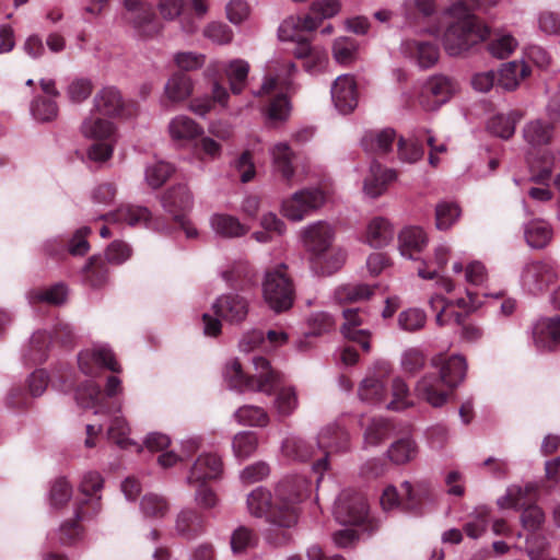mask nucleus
<instances>
[{
    "label": "nucleus",
    "mask_w": 560,
    "mask_h": 560,
    "mask_svg": "<svg viewBox=\"0 0 560 560\" xmlns=\"http://www.w3.org/2000/svg\"><path fill=\"white\" fill-rule=\"evenodd\" d=\"M311 482L303 476L281 480L272 495L269 490L257 487L246 500L247 510L255 517L267 516V521L278 528H290L298 523L299 503L307 497Z\"/></svg>",
    "instance_id": "f257e3e1"
},
{
    "label": "nucleus",
    "mask_w": 560,
    "mask_h": 560,
    "mask_svg": "<svg viewBox=\"0 0 560 560\" xmlns=\"http://www.w3.org/2000/svg\"><path fill=\"white\" fill-rule=\"evenodd\" d=\"M296 70L295 65L290 60L280 62L277 59L269 60L265 66L266 75L260 89L254 92L255 96H270V101L264 113L268 120L284 122L289 119L292 105L287 94L276 93L280 86L291 90L289 77Z\"/></svg>",
    "instance_id": "f03ea898"
},
{
    "label": "nucleus",
    "mask_w": 560,
    "mask_h": 560,
    "mask_svg": "<svg viewBox=\"0 0 560 560\" xmlns=\"http://www.w3.org/2000/svg\"><path fill=\"white\" fill-rule=\"evenodd\" d=\"M253 364L255 374L247 376L238 359H229L222 372L226 386L240 393L259 392L266 395L275 393L281 382L280 373L273 370L269 361L262 357H255Z\"/></svg>",
    "instance_id": "7ed1b4c3"
},
{
    "label": "nucleus",
    "mask_w": 560,
    "mask_h": 560,
    "mask_svg": "<svg viewBox=\"0 0 560 560\" xmlns=\"http://www.w3.org/2000/svg\"><path fill=\"white\" fill-rule=\"evenodd\" d=\"M418 276L422 279H436V292L429 300L430 307L436 312L435 322L439 326L451 324V318L446 317V308L456 306L465 311H472L477 307L478 301L474 292L467 290L465 298L446 299L442 293H452L455 289L454 282L445 277H439L436 270H428L425 268L418 269Z\"/></svg>",
    "instance_id": "20e7f679"
},
{
    "label": "nucleus",
    "mask_w": 560,
    "mask_h": 560,
    "mask_svg": "<svg viewBox=\"0 0 560 560\" xmlns=\"http://www.w3.org/2000/svg\"><path fill=\"white\" fill-rule=\"evenodd\" d=\"M121 392L120 378L109 376L106 381L105 393H102L100 386L94 382L86 381L75 389L74 398L81 408L93 409L95 415H109L120 411L121 404L109 400Z\"/></svg>",
    "instance_id": "39448f33"
},
{
    "label": "nucleus",
    "mask_w": 560,
    "mask_h": 560,
    "mask_svg": "<svg viewBox=\"0 0 560 560\" xmlns=\"http://www.w3.org/2000/svg\"><path fill=\"white\" fill-rule=\"evenodd\" d=\"M97 115L92 112L91 116L82 122L81 131L85 138L95 141L88 151L89 158L95 162H105L114 151L115 126L108 119Z\"/></svg>",
    "instance_id": "423d86ee"
},
{
    "label": "nucleus",
    "mask_w": 560,
    "mask_h": 560,
    "mask_svg": "<svg viewBox=\"0 0 560 560\" xmlns=\"http://www.w3.org/2000/svg\"><path fill=\"white\" fill-rule=\"evenodd\" d=\"M261 287L264 300L273 312L281 313L292 306L294 289L285 273V265L267 270Z\"/></svg>",
    "instance_id": "0eeeda50"
},
{
    "label": "nucleus",
    "mask_w": 560,
    "mask_h": 560,
    "mask_svg": "<svg viewBox=\"0 0 560 560\" xmlns=\"http://www.w3.org/2000/svg\"><path fill=\"white\" fill-rule=\"evenodd\" d=\"M338 0H317L312 3L311 11L320 18L312 14L290 15L279 26V35H292L294 33H311L318 28L323 19L332 18L340 11Z\"/></svg>",
    "instance_id": "6e6552de"
},
{
    "label": "nucleus",
    "mask_w": 560,
    "mask_h": 560,
    "mask_svg": "<svg viewBox=\"0 0 560 560\" xmlns=\"http://www.w3.org/2000/svg\"><path fill=\"white\" fill-rule=\"evenodd\" d=\"M326 202L320 188H304L282 200L281 213L292 222H301L319 210Z\"/></svg>",
    "instance_id": "1a4fd4ad"
},
{
    "label": "nucleus",
    "mask_w": 560,
    "mask_h": 560,
    "mask_svg": "<svg viewBox=\"0 0 560 560\" xmlns=\"http://www.w3.org/2000/svg\"><path fill=\"white\" fill-rule=\"evenodd\" d=\"M104 487V479L97 471H88L82 476L79 489L85 497L74 509L77 521L90 520L96 516L101 509V490Z\"/></svg>",
    "instance_id": "9d476101"
},
{
    "label": "nucleus",
    "mask_w": 560,
    "mask_h": 560,
    "mask_svg": "<svg viewBox=\"0 0 560 560\" xmlns=\"http://www.w3.org/2000/svg\"><path fill=\"white\" fill-rule=\"evenodd\" d=\"M390 372L392 368L388 362H376L373 370H371L360 383V399L370 405H386L388 396L386 384L390 375Z\"/></svg>",
    "instance_id": "9b49d317"
},
{
    "label": "nucleus",
    "mask_w": 560,
    "mask_h": 560,
    "mask_svg": "<svg viewBox=\"0 0 560 560\" xmlns=\"http://www.w3.org/2000/svg\"><path fill=\"white\" fill-rule=\"evenodd\" d=\"M400 54L421 69L433 67L440 57L439 43L435 37H404Z\"/></svg>",
    "instance_id": "f8f14e48"
},
{
    "label": "nucleus",
    "mask_w": 560,
    "mask_h": 560,
    "mask_svg": "<svg viewBox=\"0 0 560 560\" xmlns=\"http://www.w3.org/2000/svg\"><path fill=\"white\" fill-rule=\"evenodd\" d=\"M557 279V266L546 260L527 262L521 273L522 288L534 295L547 290Z\"/></svg>",
    "instance_id": "ddd939ff"
},
{
    "label": "nucleus",
    "mask_w": 560,
    "mask_h": 560,
    "mask_svg": "<svg viewBox=\"0 0 560 560\" xmlns=\"http://www.w3.org/2000/svg\"><path fill=\"white\" fill-rule=\"evenodd\" d=\"M334 515L340 524H362L368 517L365 498L355 491L343 490L335 502Z\"/></svg>",
    "instance_id": "4468645a"
},
{
    "label": "nucleus",
    "mask_w": 560,
    "mask_h": 560,
    "mask_svg": "<svg viewBox=\"0 0 560 560\" xmlns=\"http://www.w3.org/2000/svg\"><path fill=\"white\" fill-rule=\"evenodd\" d=\"M79 369L85 375H97L101 370L107 369L112 372H120V366L107 345H94L82 350L78 354Z\"/></svg>",
    "instance_id": "2eb2a0df"
},
{
    "label": "nucleus",
    "mask_w": 560,
    "mask_h": 560,
    "mask_svg": "<svg viewBox=\"0 0 560 560\" xmlns=\"http://www.w3.org/2000/svg\"><path fill=\"white\" fill-rule=\"evenodd\" d=\"M301 237L304 247L311 253L312 259L315 258L316 261H319L331 248L335 231L327 222L316 221L301 230Z\"/></svg>",
    "instance_id": "dca6fc26"
},
{
    "label": "nucleus",
    "mask_w": 560,
    "mask_h": 560,
    "mask_svg": "<svg viewBox=\"0 0 560 560\" xmlns=\"http://www.w3.org/2000/svg\"><path fill=\"white\" fill-rule=\"evenodd\" d=\"M73 338V329L68 323H58L52 334L47 331H36L30 339V351L27 360L32 362H42L46 358V351L52 341L66 345Z\"/></svg>",
    "instance_id": "f3484780"
},
{
    "label": "nucleus",
    "mask_w": 560,
    "mask_h": 560,
    "mask_svg": "<svg viewBox=\"0 0 560 560\" xmlns=\"http://www.w3.org/2000/svg\"><path fill=\"white\" fill-rule=\"evenodd\" d=\"M457 84L445 75H434L423 85L420 104L427 110H435L445 104L456 92Z\"/></svg>",
    "instance_id": "a211bd4d"
},
{
    "label": "nucleus",
    "mask_w": 560,
    "mask_h": 560,
    "mask_svg": "<svg viewBox=\"0 0 560 560\" xmlns=\"http://www.w3.org/2000/svg\"><path fill=\"white\" fill-rule=\"evenodd\" d=\"M100 219L108 222L126 223L129 226H144L156 231H162V224L152 218L147 207L135 205H121L115 211L102 214Z\"/></svg>",
    "instance_id": "6ab92c4d"
},
{
    "label": "nucleus",
    "mask_w": 560,
    "mask_h": 560,
    "mask_svg": "<svg viewBox=\"0 0 560 560\" xmlns=\"http://www.w3.org/2000/svg\"><path fill=\"white\" fill-rule=\"evenodd\" d=\"M453 390L454 389L435 373H428L423 375L417 382L415 387L417 397L428 402L433 408L444 406L453 394Z\"/></svg>",
    "instance_id": "aec40b11"
},
{
    "label": "nucleus",
    "mask_w": 560,
    "mask_h": 560,
    "mask_svg": "<svg viewBox=\"0 0 560 560\" xmlns=\"http://www.w3.org/2000/svg\"><path fill=\"white\" fill-rule=\"evenodd\" d=\"M532 338L537 351H556L560 347V315L537 319L532 327Z\"/></svg>",
    "instance_id": "412c9836"
},
{
    "label": "nucleus",
    "mask_w": 560,
    "mask_h": 560,
    "mask_svg": "<svg viewBox=\"0 0 560 560\" xmlns=\"http://www.w3.org/2000/svg\"><path fill=\"white\" fill-rule=\"evenodd\" d=\"M331 100L337 110L350 114L358 106V89L354 78L350 74L339 75L330 89Z\"/></svg>",
    "instance_id": "4be33fe9"
},
{
    "label": "nucleus",
    "mask_w": 560,
    "mask_h": 560,
    "mask_svg": "<svg viewBox=\"0 0 560 560\" xmlns=\"http://www.w3.org/2000/svg\"><path fill=\"white\" fill-rule=\"evenodd\" d=\"M223 463L214 453H202L194 463L187 476V483L192 486L198 482L215 480L222 476Z\"/></svg>",
    "instance_id": "5701e85b"
},
{
    "label": "nucleus",
    "mask_w": 560,
    "mask_h": 560,
    "mask_svg": "<svg viewBox=\"0 0 560 560\" xmlns=\"http://www.w3.org/2000/svg\"><path fill=\"white\" fill-rule=\"evenodd\" d=\"M214 313L229 323H241L248 314V301L236 293L221 295L213 303Z\"/></svg>",
    "instance_id": "b1692460"
},
{
    "label": "nucleus",
    "mask_w": 560,
    "mask_h": 560,
    "mask_svg": "<svg viewBox=\"0 0 560 560\" xmlns=\"http://www.w3.org/2000/svg\"><path fill=\"white\" fill-rule=\"evenodd\" d=\"M432 365L439 369L441 378L453 389L465 380L468 368L467 361L462 354L434 358Z\"/></svg>",
    "instance_id": "393cba45"
},
{
    "label": "nucleus",
    "mask_w": 560,
    "mask_h": 560,
    "mask_svg": "<svg viewBox=\"0 0 560 560\" xmlns=\"http://www.w3.org/2000/svg\"><path fill=\"white\" fill-rule=\"evenodd\" d=\"M273 172L279 174L284 182L291 184L295 176L293 160L295 154L288 142H276L268 149Z\"/></svg>",
    "instance_id": "a878e982"
},
{
    "label": "nucleus",
    "mask_w": 560,
    "mask_h": 560,
    "mask_svg": "<svg viewBox=\"0 0 560 560\" xmlns=\"http://www.w3.org/2000/svg\"><path fill=\"white\" fill-rule=\"evenodd\" d=\"M428 235L423 229L419 226H408L398 234V249L402 257L407 259H417L428 245Z\"/></svg>",
    "instance_id": "bb28decb"
},
{
    "label": "nucleus",
    "mask_w": 560,
    "mask_h": 560,
    "mask_svg": "<svg viewBox=\"0 0 560 560\" xmlns=\"http://www.w3.org/2000/svg\"><path fill=\"white\" fill-rule=\"evenodd\" d=\"M397 178L395 170L385 168L378 162H372L369 175L364 179L363 191L371 198H377L386 190L389 183Z\"/></svg>",
    "instance_id": "cd10ccee"
},
{
    "label": "nucleus",
    "mask_w": 560,
    "mask_h": 560,
    "mask_svg": "<svg viewBox=\"0 0 560 560\" xmlns=\"http://www.w3.org/2000/svg\"><path fill=\"white\" fill-rule=\"evenodd\" d=\"M395 236L394 225L387 218L374 217L365 228L364 242L374 248L387 246Z\"/></svg>",
    "instance_id": "c85d7f7f"
},
{
    "label": "nucleus",
    "mask_w": 560,
    "mask_h": 560,
    "mask_svg": "<svg viewBox=\"0 0 560 560\" xmlns=\"http://www.w3.org/2000/svg\"><path fill=\"white\" fill-rule=\"evenodd\" d=\"M170 138L177 143H187L203 133L202 127L186 115L173 117L167 126Z\"/></svg>",
    "instance_id": "c756f323"
},
{
    "label": "nucleus",
    "mask_w": 560,
    "mask_h": 560,
    "mask_svg": "<svg viewBox=\"0 0 560 560\" xmlns=\"http://www.w3.org/2000/svg\"><path fill=\"white\" fill-rule=\"evenodd\" d=\"M194 198L186 185H177L170 188L162 199V205L165 211L173 215L184 214L192 208Z\"/></svg>",
    "instance_id": "7c9ffc66"
},
{
    "label": "nucleus",
    "mask_w": 560,
    "mask_h": 560,
    "mask_svg": "<svg viewBox=\"0 0 560 560\" xmlns=\"http://www.w3.org/2000/svg\"><path fill=\"white\" fill-rule=\"evenodd\" d=\"M124 103L119 91L113 86L100 90L93 100V112L106 117H115L120 114Z\"/></svg>",
    "instance_id": "2f4dec72"
},
{
    "label": "nucleus",
    "mask_w": 560,
    "mask_h": 560,
    "mask_svg": "<svg viewBox=\"0 0 560 560\" xmlns=\"http://www.w3.org/2000/svg\"><path fill=\"white\" fill-rule=\"evenodd\" d=\"M192 92L194 81L183 72L173 73L164 85V97L173 104L185 102Z\"/></svg>",
    "instance_id": "473e14b6"
},
{
    "label": "nucleus",
    "mask_w": 560,
    "mask_h": 560,
    "mask_svg": "<svg viewBox=\"0 0 560 560\" xmlns=\"http://www.w3.org/2000/svg\"><path fill=\"white\" fill-rule=\"evenodd\" d=\"M314 454V446L296 435H288L280 447L281 459L287 463L306 462Z\"/></svg>",
    "instance_id": "72a5a7b5"
},
{
    "label": "nucleus",
    "mask_w": 560,
    "mask_h": 560,
    "mask_svg": "<svg viewBox=\"0 0 560 560\" xmlns=\"http://www.w3.org/2000/svg\"><path fill=\"white\" fill-rule=\"evenodd\" d=\"M345 323L341 326L342 335L350 340L358 342L365 352H369L371 349L369 341V332L364 329H358L363 323L362 315L359 310L347 308L342 312Z\"/></svg>",
    "instance_id": "f704fd0d"
},
{
    "label": "nucleus",
    "mask_w": 560,
    "mask_h": 560,
    "mask_svg": "<svg viewBox=\"0 0 560 560\" xmlns=\"http://www.w3.org/2000/svg\"><path fill=\"white\" fill-rule=\"evenodd\" d=\"M318 447L334 452H346L350 447V434L337 424H329L318 433Z\"/></svg>",
    "instance_id": "c9c22d12"
},
{
    "label": "nucleus",
    "mask_w": 560,
    "mask_h": 560,
    "mask_svg": "<svg viewBox=\"0 0 560 560\" xmlns=\"http://www.w3.org/2000/svg\"><path fill=\"white\" fill-rule=\"evenodd\" d=\"M210 226L215 235L224 238L241 237L248 232V228L236 217L228 213H213L210 217Z\"/></svg>",
    "instance_id": "e433bc0d"
},
{
    "label": "nucleus",
    "mask_w": 560,
    "mask_h": 560,
    "mask_svg": "<svg viewBox=\"0 0 560 560\" xmlns=\"http://www.w3.org/2000/svg\"><path fill=\"white\" fill-rule=\"evenodd\" d=\"M395 141V130L385 128L365 131L361 139V144L366 152L384 154L390 151Z\"/></svg>",
    "instance_id": "4c0bfd02"
},
{
    "label": "nucleus",
    "mask_w": 560,
    "mask_h": 560,
    "mask_svg": "<svg viewBox=\"0 0 560 560\" xmlns=\"http://www.w3.org/2000/svg\"><path fill=\"white\" fill-rule=\"evenodd\" d=\"M400 488L401 503L410 511H418L430 495V486L427 481H404Z\"/></svg>",
    "instance_id": "58836bf2"
},
{
    "label": "nucleus",
    "mask_w": 560,
    "mask_h": 560,
    "mask_svg": "<svg viewBox=\"0 0 560 560\" xmlns=\"http://www.w3.org/2000/svg\"><path fill=\"white\" fill-rule=\"evenodd\" d=\"M553 135V126L542 119L528 121L523 128V138L525 142L533 147L539 148L549 144Z\"/></svg>",
    "instance_id": "ea45409f"
},
{
    "label": "nucleus",
    "mask_w": 560,
    "mask_h": 560,
    "mask_svg": "<svg viewBox=\"0 0 560 560\" xmlns=\"http://www.w3.org/2000/svg\"><path fill=\"white\" fill-rule=\"evenodd\" d=\"M528 74L529 68L524 61L504 63L499 72L498 85L506 91H513Z\"/></svg>",
    "instance_id": "a19ab883"
},
{
    "label": "nucleus",
    "mask_w": 560,
    "mask_h": 560,
    "mask_svg": "<svg viewBox=\"0 0 560 560\" xmlns=\"http://www.w3.org/2000/svg\"><path fill=\"white\" fill-rule=\"evenodd\" d=\"M24 50L32 58H38L50 51L60 52L66 48L63 37H26Z\"/></svg>",
    "instance_id": "79ce46f5"
},
{
    "label": "nucleus",
    "mask_w": 560,
    "mask_h": 560,
    "mask_svg": "<svg viewBox=\"0 0 560 560\" xmlns=\"http://www.w3.org/2000/svg\"><path fill=\"white\" fill-rule=\"evenodd\" d=\"M552 235L551 226L544 220H533L524 226L526 243L535 249L546 247L551 241Z\"/></svg>",
    "instance_id": "37998d69"
},
{
    "label": "nucleus",
    "mask_w": 560,
    "mask_h": 560,
    "mask_svg": "<svg viewBox=\"0 0 560 560\" xmlns=\"http://www.w3.org/2000/svg\"><path fill=\"white\" fill-rule=\"evenodd\" d=\"M176 533L185 538H194L203 530L201 516L192 509H183L175 520Z\"/></svg>",
    "instance_id": "c03bdc74"
},
{
    "label": "nucleus",
    "mask_w": 560,
    "mask_h": 560,
    "mask_svg": "<svg viewBox=\"0 0 560 560\" xmlns=\"http://www.w3.org/2000/svg\"><path fill=\"white\" fill-rule=\"evenodd\" d=\"M418 455V445L410 436L401 438L387 450V457L396 465H405L413 460Z\"/></svg>",
    "instance_id": "a18cd8bd"
},
{
    "label": "nucleus",
    "mask_w": 560,
    "mask_h": 560,
    "mask_svg": "<svg viewBox=\"0 0 560 560\" xmlns=\"http://www.w3.org/2000/svg\"><path fill=\"white\" fill-rule=\"evenodd\" d=\"M273 410L281 419L288 418L298 409L299 398L296 389L292 386H284L277 390L272 402Z\"/></svg>",
    "instance_id": "49530a36"
},
{
    "label": "nucleus",
    "mask_w": 560,
    "mask_h": 560,
    "mask_svg": "<svg viewBox=\"0 0 560 560\" xmlns=\"http://www.w3.org/2000/svg\"><path fill=\"white\" fill-rule=\"evenodd\" d=\"M442 45L451 57H465L479 50L477 37H443Z\"/></svg>",
    "instance_id": "de8ad7c7"
},
{
    "label": "nucleus",
    "mask_w": 560,
    "mask_h": 560,
    "mask_svg": "<svg viewBox=\"0 0 560 560\" xmlns=\"http://www.w3.org/2000/svg\"><path fill=\"white\" fill-rule=\"evenodd\" d=\"M234 418L238 424L247 427H266L269 421V415L267 411L258 406L246 405L240 407L234 412Z\"/></svg>",
    "instance_id": "09e8293b"
},
{
    "label": "nucleus",
    "mask_w": 560,
    "mask_h": 560,
    "mask_svg": "<svg viewBox=\"0 0 560 560\" xmlns=\"http://www.w3.org/2000/svg\"><path fill=\"white\" fill-rule=\"evenodd\" d=\"M68 290L65 284L57 283L47 289L34 290L27 294L28 302L35 304L44 302L50 305H61L66 302Z\"/></svg>",
    "instance_id": "8fccbe9b"
},
{
    "label": "nucleus",
    "mask_w": 560,
    "mask_h": 560,
    "mask_svg": "<svg viewBox=\"0 0 560 560\" xmlns=\"http://www.w3.org/2000/svg\"><path fill=\"white\" fill-rule=\"evenodd\" d=\"M462 210L456 202L441 201L435 207V226L440 231L450 230L460 218Z\"/></svg>",
    "instance_id": "3c124183"
},
{
    "label": "nucleus",
    "mask_w": 560,
    "mask_h": 560,
    "mask_svg": "<svg viewBox=\"0 0 560 560\" xmlns=\"http://www.w3.org/2000/svg\"><path fill=\"white\" fill-rule=\"evenodd\" d=\"M390 400H386V409L401 411L412 405L407 383L399 376L393 378Z\"/></svg>",
    "instance_id": "603ef678"
},
{
    "label": "nucleus",
    "mask_w": 560,
    "mask_h": 560,
    "mask_svg": "<svg viewBox=\"0 0 560 560\" xmlns=\"http://www.w3.org/2000/svg\"><path fill=\"white\" fill-rule=\"evenodd\" d=\"M259 440L256 433L242 431L234 435L232 440V450L238 460L250 457L257 450Z\"/></svg>",
    "instance_id": "864d4df0"
},
{
    "label": "nucleus",
    "mask_w": 560,
    "mask_h": 560,
    "mask_svg": "<svg viewBox=\"0 0 560 560\" xmlns=\"http://www.w3.org/2000/svg\"><path fill=\"white\" fill-rule=\"evenodd\" d=\"M174 173V167L165 161H153L147 164L144 179L153 189L160 188Z\"/></svg>",
    "instance_id": "5fc2aeb1"
},
{
    "label": "nucleus",
    "mask_w": 560,
    "mask_h": 560,
    "mask_svg": "<svg viewBox=\"0 0 560 560\" xmlns=\"http://www.w3.org/2000/svg\"><path fill=\"white\" fill-rule=\"evenodd\" d=\"M332 55L340 65H350L359 57V45L352 37H337L332 44Z\"/></svg>",
    "instance_id": "6e6d98bb"
},
{
    "label": "nucleus",
    "mask_w": 560,
    "mask_h": 560,
    "mask_svg": "<svg viewBox=\"0 0 560 560\" xmlns=\"http://www.w3.org/2000/svg\"><path fill=\"white\" fill-rule=\"evenodd\" d=\"M248 72L249 63L243 59L232 60L226 66L225 73L234 94H240L243 91Z\"/></svg>",
    "instance_id": "4d7b16f0"
},
{
    "label": "nucleus",
    "mask_w": 560,
    "mask_h": 560,
    "mask_svg": "<svg viewBox=\"0 0 560 560\" xmlns=\"http://www.w3.org/2000/svg\"><path fill=\"white\" fill-rule=\"evenodd\" d=\"M140 509L147 518H162L167 514L170 505L164 497L148 493L141 499Z\"/></svg>",
    "instance_id": "13d9d810"
},
{
    "label": "nucleus",
    "mask_w": 560,
    "mask_h": 560,
    "mask_svg": "<svg viewBox=\"0 0 560 560\" xmlns=\"http://www.w3.org/2000/svg\"><path fill=\"white\" fill-rule=\"evenodd\" d=\"M486 40V48L489 54L498 59H504L510 57L518 44L514 37H480Z\"/></svg>",
    "instance_id": "bf43d9fd"
},
{
    "label": "nucleus",
    "mask_w": 560,
    "mask_h": 560,
    "mask_svg": "<svg viewBox=\"0 0 560 560\" xmlns=\"http://www.w3.org/2000/svg\"><path fill=\"white\" fill-rule=\"evenodd\" d=\"M390 432L389 423L384 419H372L364 431V447L377 446Z\"/></svg>",
    "instance_id": "052dcab7"
},
{
    "label": "nucleus",
    "mask_w": 560,
    "mask_h": 560,
    "mask_svg": "<svg viewBox=\"0 0 560 560\" xmlns=\"http://www.w3.org/2000/svg\"><path fill=\"white\" fill-rule=\"evenodd\" d=\"M83 271L85 273V281L94 288H100L107 282L108 269L100 257H91Z\"/></svg>",
    "instance_id": "680f3d73"
},
{
    "label": "nucleus",
    "mask_w": 560,
    "mask_h": 560,
    "mask_svg": "<svg viewBox=\"0 0 560 560\" xmlns=\"http://www.w3.org/2000/svg\"><path fill=\"white\" fill-rule=\"evenodd\" d=\"M372 294L373 289L368 284H346L336 290L335 298L341 303L359 302L370 299Z\"/></svg>",
    "instance_id": "e2e57ef3"
},
{
    "label": "nucleus",
    "mask_w": 560,
    "mask_h": 560,
    "mask_svg": "<svg viewBox=\"0 0 560 560\" xmlns=\"http://www.w3.org/2000/svg\"><path fill=\"white\" fill-rule=\"evenodd\" d=\"M516 121L517 118L514 113L498 114L489 120L488 128L493 135L508 139L514 133Z\"/></svg>",
    "instance_id": "0e129e2a"
},
{
    "label": "nucleus",
    "mask_w": 560,
    "mask_h": 560,
    "mask_svg": "<svg viewBox=\"0 0 560 560\" xmlns=\"http://www.w3.org/2000/svg\"><path fill=\"white\" fill-rule=\"evenodd\" d=\"M398 158L404 163H416L422 159L424 151L418 139L399 138L397 141Z\"/></svg>",
    "instance_id": "69168bd1"
},
{
    "label": "nucleus",
    "mask_w": 560,
    "mask_h": 560,
    "mask_svg": "<svg viewBox=\"0 0 560 560\" xmlns=\"http://www.w3.org/2000/svg\"><path fill=\"white\" fill-rule=\"evenodd\" d=\"M345 262V253L340 249L335 250L329 248L328 252L322 257L319 261L315 258L312 259L313 266L322 275H331L337 271Z\"/></svg>",
    "instance_id": "338daca9"
},
{
    "label": "nucleus",
    "mask_w": 560,
    "mask_h": 560,
    "mask_svg": "<svg viewBox=\"0 0 560 560\" xmlns=\"http://www.w3.org/2000/svg\"><path fill=\"white\" fill-rule=\"evenodd\" d=\"M129 433L130 428L127 421L121 417H115L107 431L108 439L121 448L133 444L129 439Z\"/></svg>",
    "instance_id": "774afa93"
}]
</instances>
